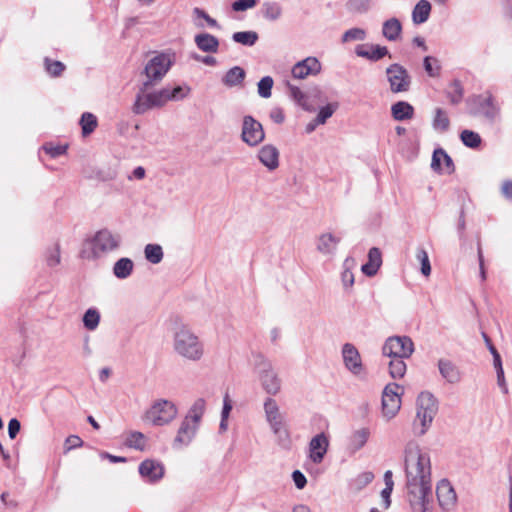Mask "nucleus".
I'll list each match as a JSON object with an SVG mask.
<instances>
[{
  "instance_id": "f257e3e1",
  "label": "nucleus",
  "mask_w": 512,
  "mask_h": 512,
  "mask_svg": "<svg viewBox=\"0 0 512 512\" xmlns=\"http://www.w3.org/2000/svg\"><path fill=\"white\" fill-rule=\"evenodd\" d=\"M407 499L413 512H432L431 462L418 443L410 441L404 449Z\"/></svg>"
},
{
  "instance_id": "f03ea898",
  "label": "nucleus",
  "mask_w": 512,
  "mask_h": 512,
  "mask_svg": "<svg viewBox=\"0 0 512 512\" xmlns=\"http://www.w3.org/2000/svg\"><path fill=\"white\" fill-rule=\"evenodd\" d=\"M190 93L189 86H165L159 90L148 92L143 90V85L140 86L139 92L136 95L132 111L136 115H142L149 110L155 108H162L169 101H180L185 99Z\"/></svg>"
},
{
  "instance_id": "7ed1b4c3",
  "label": "nucleus",
  "mask_w": 512,
  "mask_h": 512,
  "mask_svg": "<svg viewBox=\"0 0 512 512\" xmlns=\"http://www.w3.org/2000/svg\"><path fill=\"white\" fill-rule=\"evenodd\" d=\"M172 349L176 356L189 362H199L205 356L204 341L187 324H181L174 329Z\"/></svg>"
},
{
  "instance_id": "20e7f679",
  "label": "nucleus",
  "mask_w": 512,
  "mask_h": 512,
  "mask_svg": "<svg viewBox=\"0 0 512 512\" xmlns=\"http://www.w3.org/2000/svg\"><path fill=\"white\" fill-rule=\"evenodd\" d=\"M90 250L83 249L81 257L84 259H99L109 253L117 251L122 244L119 233L107 228L97 231L88 242Z\"/></svg>"
},
{
  "instance_id": "39448f33",
  "label": "nucleus",
  "mask_w": 512,
  "mask_h": 512,
  "mask_svg": "<svg viewBox=\"0 0 512 512\" xmlns=\"http://www.w3.org/2000/svg\"><path fill=\"white\" fill-rule=\"evenodd\" d=\"M265 419L271 431L277 437V442L281 447L288 448L291 444L290 433L285 424L284 414L280 411V407L276 400L267 397L263 403Z\"/></svg>"
},
{
  "instance_id": "423d86ee",
  "label": "nucleus",
  "mask_w": 512,
  "mask_h": 512,
  "mask_svg": "<svg viewBox=\"0 0 512 512\" xmlns=\"http://www.w3.org/2000/svg\"><path fill=\"white\" fill-rule=\"evenodd\" d=\"M173 64L171 55L166 53H157L151 57L144 67L146 80L143 81V90H149L157 85L167 74Z\"/></svg>"
},
{
  "instance_id": "0eeeda50",
  "label": "nucleus",
  "mask_w": 512,
  "mask_h": 512,
  "mask_svg": "<svg viewBox=\"0 0 512 512\" xmlns=\"http://www.w3.org/2000/svg\"><path fill=\"white\" fill-rule=\"evenodd\" d=\"M437 411L438 401L434 395L428 391L421 392L417 398V414L414 422L415 430L417 429L418 422L420 423L421 428L417 431L419 435L426 433Z\"/></svg>"
},
{
  "instance_id": "6e6552de",
  "label": "nucleus",
  "mask_w": 512,
  "mask_h": 512,
  "mask_svg": "<svg viewBox=\"0 0 512 512\" xmlns=\"http://www.w3.org/2000/svg\"><path fill=\"white\" fill-rule=\"evenodd\" d=\"M255 366L262 389L270 396H276L281 391L282 383L271 362L258 356Z\"/></svg>"
},
{
  "instance_id": "1a4fd4ad",
  "label": "nucleus",
  "mask_w": 512,
  "mask_h": 512,
  "mask_svg": "<svg viewBox=\"0 0 512 512\" xmlns=\"http://www.w3.org/2000/svg\"><path fill=\"white\" fill-rule=\"evenodd\" d=\"M177 413V407L173 402L159 399L153 403L145 416L153 425L164 426L174 420Z\"/></svg>"
},
{
  "instance_id": "9d476101",
  "label": "nucleus",
  "mask_w": 512,
  "mask_h": 512,
  "mask_svg": "<svg viewBox=\"0 0 512 512\" xmlns=\"http://www.w3.org/2000/svg\"><path fill=\"white\" fill-rule=\"evenodd\" d=\"M414 352V343L408 336L389 337L383 347L382 353L390 358H409Z\"/></svg>"
},
{
  "instance_id": "9b49d317",
  "label": "nucleus",
  "mask_w": 512,
  "mask_h": 512,
  "mask_svg": "<svg viewBox=\"0 0 512 512\" xmlns=\"http://www.w3.org/2000/svg\"><path fill=\"white\" fill-rule=\"evenodd\" d=\"M403 388L396 383H389L382 394V414L386 420H391L396 416L401 408L400 393Z\"/></svg>"
},
{
  "instance_id": "f8f14e48",
  "label": "nucleus",
  "mask_w": 512,
  "mask_h": 512,
  "mask_svg": "<svg viewBox=\"0 0 512 512\" xmlns=\"http://www.w3.org/2000/svg\"><path fill=\"white\" fill-rule=\"evenodd\" d=\"M387 81L392 93L407 92L411 86V77L406 68L398 63H393L386 68Z\"/></svg>"
},
{
  "instance_id": "ddd939ff",
  "label": "nucleus",
  "mask_w": 512,
  "mask_h": 512,
  "mask_svg": "<svg viewBox=\"0 0 512 512\" xmlns=\"http://www.w3.org/2000/svg\"><path fill=\"white\" fill-rule=\"evenodd\" d=\"M265 139L262 124L251 115H246L242 120L241 140L250 147H256Z\"/></svg>"
},
{
  "instance_id": "4468645a",
  "label": "nucleus",
  "mask_w": 512,
  "mask_h": 512,
  "mask_svg": "<svg viewBox=\"0 0 512 512\" xmlns=\"http://www.w3.org/2000/svg\"><path fill=\"white\" fill-rule=\"evenodd\" d=\"M198 429L199 424L194 423L191 420L183 419L173 440V448L182 449L189 446L195 438Z\"/></svg>"
},
{
  "instance_id": "2eb2a0df",
  "label": "nucleus",
  "mask_w": 512,
  "mask_h": 512,
  "mask_svg": "<svg viewBox=\"0 0 512 512\" xmlns=\"http://www.w3.org/2000/svg\"><path fill=\"white\" fill-rule=\"evenodd\" d=\"M329 448V438L322 432L311 438L308 445L309 459L314 464H320Z\"/></svg>"
},
{
  "instance_id": "dca6fc26",
  "label": "nucleus",
  "mask_w": 512,
  "mask_h": 512,
  "mask_svg": "<svg viewBox=\"0 0 512 512\" xmlns=\"http://www.w3.org/2000/svg\"><path fill=\"white\" fill-rule=\"evenodd\" d=\"M139 473L146 482L156 483L160 481L165 473L164 465L154 459H146L139 465Z\"/></svg>"
},
{
  "instance_id": "f3484780",
  "label": "nucleus",
  "mask_w": 512,
  "mask_h": 512,
  "mask_svg": "<svg viewBox=\"0 0 512 512\" xmlns=\"http://www.w3.org/2000/svg\"><path fill=\"white\" fill-rule=\"evenodd\" d=\"M344 366L354 375L363 371V364L358 349L351 343H345L342 347Z\"/></svg>"
},
{
  "instance_id": "a211bd4d",
  "label": "nucleus",
  "mask_w": 512,
  "mask_h": 512,
  "mask_svg": "<svg viewBox=\"0 0 512 512\" xmlns=\"http://www.w3.org/2000/svg\"><path fill=\"white\" fill-rule=\"evenodd\" d=\"M436 494L439 505L445 511H450L454 508L457 496L454 488L446 479L441 480L436 487Z\"/></svg>"
},
{
  "instance_id": "6ab92c4d",
  "label": "nucleus",
  "mask_w": 512,
  "mask_h": 512,
  "mask_svg": "<svg viewBox=\"0 0 512 512\" xmlns=\"http://www.w3.org/2000/svg\"><path fill=\"white\" fill-rule=\"evenodd\" d=\"M321 71V64L315 57H307L297 62L292 68V76L295 79H305L309 75H317Z\"/></svg>"
},
{
  "instance_id": "aec40b11",
  "label": "nucleus",
  "mask_w": 512,
  "mask_h": 512,
  "mask_svg": "<svg viewBox=\"0 0 512 512\" xmlns=\"http://www.w3.org/2000/svg\"><path fill=\"white\" fill-rule=\"evenodd\" d=\"M431 168L434 172L439 174H452L455 170L452 158L442 148L434 150Z\"/></svg>"
},
{
  "instance_id": "412c9836",
  "label": "nucleus",
  "mask_w": 512,
  "mask_h": 512,
  "mask_svg": "<svg viewBox=\"0 0 512 512\" xmlns=\"http://www.w3.org/2000/svg\"><path fill=\"white\" fill-rule=\"evenodd\" d=\"M355 54L358 57L377 62L389 55V50L386 46L379 44H360L355 47Z\"/></svg>"
},
{
  "instance_id": "4be33fe9",
  "label": "nucleus",
  "mask_w": 512,
  "mask_h": 512,
  "mask_svg": "<svg viewBox=\"0 0 512 512\" xmlns=\"http://www.w3.org/2000/svg\"><path fill=\"white\" fill-rule=\"evenodd\" d=\"M279 155V150L274 145L266 144L259 149L257 158L269 171H274L279 167Z\"/></svg>"
},
{
  "instance_id": "5701e85b",
  "label": "nucleus",
  "mask_w": 512,
  "mask_h": 512,
  "mask_svg": "<svg viewBox=\"0 0 512 512\" xmlns=\"http://www.w3.org/2000/svg\"><path fill=\"white\" fill-rule=\"evenodd\" d=\"M473 101L477 105V109L472 112L474 115L481 114L489 120H494L498 115L499 109L494 103L491 94H488L486 97L477 96Z\"/></svg>"
},
{
  "instance_id": "b1692460",
  "label": "nucleus",
  "mask_w": 512,
  "mask_h": 512,
  "mask_svg": "<svg viewBox=\"0 0 512 512\" xmlns=\"http://www.w3.org/2000/svg\"><path fill=\"white\" fill-rule=\"evenodd\" d=\"M438 370L442 378L450 384H457L462 379V373L459 368L448 359L438 360Z\"/></svg>"
},
{
  "instance_id": "393cba45",
  "label": "nucleus",
  "mask_w": 512,
  "mask_h": 512,
  "mask_svg": "<svg viewBox=\"0 0 512 512\" xmlns=\"http://www.w3.org/2000/svg\"><path fill=\"white\" fill-rule=\"evenodd\" d=\"M340 240V237L331 233H323L316 240V249L324 256H332L335 254Z\"/></svg>"
},
{
  "instance_id": "a878e982",
  "label": "nucleus",
  "mask_w": 512,
  "mask_h": 512,
  "mask_svg": "<svg viewBox=\"0 0 512 512\" xmlns=\"http://www.w3.org/2000/svg\"><path fill=\"white\" fill-rule=\"evenodd\" d=\"M370 434L371 432L368 427H362L354 430L348 437V451L354 454L361 450L368 442Z\"/></svg>"
},
{
  "instance_id": "bb28decb",
  "label": "nucleus",
  "mask_w": 512,
  "mask_h": 512,
  "mask_svg": "<svg viewBox=\"0 0 512 512\" xmlns=\"http://www.w3.org/2000/svg\"><path fill=\"white\" fill-rule=\"evenodd\" d=\"M402 24L396 17H391L385 20L382 24V36L390 42H397L401 39L402 35Z\"/></svg>"
},
{
  "instance_id": "cd10ccee",
  "label": "nucleus",
  "mask_w": 512,
  "mask_h": 512,
  "mask_svg": "<svg viewBox=\"0 0 512 512\" xmlns=\"http://www.w3.org/2000/svg\"><path fill=\"white\" fill-rule=\"evenodd\" d=\"M194 42L199 50L206 53H217L219 40L212 34L200 33L194 37Z\"/></svg>"
},
{
  "instance_id": "c85d7f7f",
  "label": "nucleus",
  "mask_w": 512,
  "mask_h": 512,
  "mask_svg": "<svg viewBox=\"0 0 512 512\" xmlns=\"http://www.w3.org/2000/svg\"><path fill=\"white\" fill-rule=\"evenodd\" d=\"M382 264V254L377 247H373L368 252V261L362 265V272L369 277L374 276Z\"/></svg>"
},
{
  "instance_id": "c756f323",
  "label": "nucleus",
  "mask_w": 512,
  "mask_h": 512,
  "mask_svg": "<svg viewBox=\"0 0 512 512\" xmlns=\"http://www.w3.org/2000/svg\"><path fill=\"white\" fill-rule=\"evenodd\" d=\"M245 76L246 72L243 68L239 66H234L231 69H229L222 77V83L230 88L242 86Z\"/></svg>"
},
{
  "instance_id": "7c9ffc66",
  "label": "nucleus",
  "mask_w": 512,
  "mask_h": 512,
  "mask_svg": "<svg viewBox=\"0 0 512 512\" xmlns=\"http://www.w3.org/2000/svg\"><path fill=\"white\" fill-rule=\"evenodd\" d=\"M134 270V262L127 257L118 259L113 265V274L118 279H127Z\"/></svg>"
},
{
  "instance_id": "2f4dec72",
  "label": "nucleus",
  "mask_w": 512,
  "mask_h": 512,
  "mask_svg": "<svg viewBox=\"0 0 512 512\" xmlns=\"http://www.w3.org/2000/svg\"><path fill=\"white\" fill-rule=\"evenodd\" d=\"M392 117L397 121H404L411 119L414 115V108L411 104L405 101H399L391 107Z\"/></svg>"
},
{
  "instance_id": "473e14b6",
  "label": "nucleus",
  "mask_w": 512,
  "mask_h": 512,
  "mask_svg": "<svg viewBox=\"0 0 512 512\" xmlns=\"http://www.w3.org/2000/svg\"><path fill=\"white\" fill-rule=\"evenodd\" d=\"M431 12V4L427 0H420L412 11V20L414 24L425 23Z\"/></svg>"
},
{
  "instance_id": "72a5a7b5",
  "label": "nucleus",
  "mask_w": 512,
  "mask_h": 512,
  "mask_svg": "<svg viewBox=\"0 0 512 512\" xmlns=\"http://www.w3.org/2000/svg\"><path fill=\"white\" fill-rule=\"evenodd\" d=\"M450 120L446 111L442 108H436L432 121V127L435 131L444 133L449 129Z\"/></svg>"
},
{
  "instance_id": "f704fd0d",
  "label": "nucleus",
  "mask_w": 512,
  "mask_h": 512,
  "mask_svg": "<svg viewBox=\"0 0 512 512\" xmlns=\"http://www.w3.org/2000/svg\"><path fill=\"white\" fill-rule=\"evenodd\" d=\"M205 409H206L205 400L203 398H198L195 400L193 405L190 407V409L184 419L191 420L192 422L200 425V422L204 415Z\"/></svg>"
},
{
  "instance_id": "c9c22d12",
  "label": "nucleus",
  "mask_w": 512,
  "mask_h": 512,
  "mask_svg": "<svg viewBox=\"0 0 512 512\" xmlns=\"http://www.w3.org/2000/svg\"><path fill=\"white\" fill-rule=\"evenodd\" d=\"M374 4V0H348L346 2V8L348 12L352 14H366L368 13Z\"/></svg>"
},
{
  "instance_id": "e433bc0d",
  "label": "nucleus",
  "mask_w": 512,
  "mask_h": 512,
  "mask_svg": "<svg viewBox=\"0 0 512 512\" xmlns=\"http://www.w3.org/2000/svg\"><path fill=\"white\" fill-rule=\"evenodd\" d=\"M192 14L194 24L197 28H204V23L201 20H204L210 27L219 28V24L216 19L210 17L203 9L195 7Z\"/></svg>"
},
{
  "instance_id": "4c0bfd02",
  "label": "nucleus",
  "mask_w": 512,
  "mask_h": 512,
  "mask_svg": "<svg viewBox=\"0 0 512 512\" xmlns=\"http://www.w3.org/2000/svg\"><path fill=\"white\" fill-rule=\"evenodd\" d=\"M258 33L255 31H241L235 32L232 35V40L244 46L251 47L258 41Z\"/></svg>"
},
{
  "instance_id": "58836bf2",
  "label": "nucleus",
  "mask_w": 512,
  "mask_h": 512,
  "mask_svg": "<svg viewBox=\"0 0 512 512\" xmlns=\"http://www.w3.org/2000/svg\"><path fill=\"white\" fill-rule=\"evenodd\" d=\"M100 323V313L96 308H89L83 315V325L89 331H94Z\"/></svg>"
},
{
  "instance_id": "ea45409f",
  "label": "nucleus",
  "mask_w": 512,
  "mask_h": 512,
  "mask_svg": "<svg viewBox=\"0 0 512 512\" xmlns=\"http://www.w3.org/2000/svg\"><path fill=\"white\" fill-rule=\"evenodd\" d=\"M374 479V474L370 471H365L357 475L353 480L350 482V488L353 491H360L363 488H365L368 484H370Z\"/></svg>"
},
{
  "instance_id": "a19ab883",
  "label": "nucleus",
  "mask_w": 512,
  "mask_h": 512,
  "mask_svg": "<svg viewBox=\"0 0 512 512\" xmlns=\"http://www.w3.org/2000/svg\"><path fill=\"white\" fill-rule=\"evenodd\" d=\"M367 38V31L360 27H353L346 30L341 37L342 43L352 41H364Z\"/></svg>"
},
{
  "instance_id": "79ce46f5",
  "label": "nucleus",
  "mask_w": 512,
  "mask_h": 512,
  "mask_svg": "<svg viewBox=\"0 0 512 512\" xmlns=\"http://www.w3.org/2000/svg\"><path fill=\"white\" fill-rule=\"evenodd\" d=\"M145 258L152 264H158L163 259L162 247L158 244H147L144 249Z\"/></svg>"
},
{
  "instance_id": "37998d69",
  "label": "nucleus",
  "mask_w": 512,
  "mask_h": 512,
  "mask_svg": "<svg viewBox=\"0 0 512 512\" xmlns=\"http://www.w3.org/2000/svg\"><path fill=\"white\" fill-rule=\"evenodd\" d=\"M97 118L90 112H84L80 119V125L82 128V134L87 136L91 134L97 127Z\"/></svg>"
},
{
  "instance_id": "c03bdc74",
  "label": "nucleus",
  "mask_w": 512,
  "mask_h": 512,
  "mask_svg": "<svg viewBox=\"0 0 512 512\" xmlns=\"http://www.w3.org/2000/svg\"><path fill=\"white\" fill-rule=\"evenodd\" d=\"M354 265L353 258H346L343 264V271L341 273V281L345 288H351L354 284V274L351 271V267Z\"/></svg>"
},
{
  "instance_id": "a18cd8bd",
  "label": "nucleus",
  "mask_w": 512,
  "mask_h": 512,
  "mask_svg": "<svg viewBox=\"0 0 512 512\" xmlns=\"http://www.w3.org/2000/svg\"><path fill=\"white\" fill-rule=\"evenodd\" d=\"M405 358H391L389 362V373L392 378H402L406 373Z\"/></svg>"
},
{
  "instance_id": "49530a36",
  "label": "nucleus",
  "mask_w": 512,
  "mask_h": 512,
  "mask_svg": "<svg viewBox=\"0 0 512 512\" xmlns=\"http://www.w3.org/2000/svg\"><path fill=\"white\" fill-rule=\"evenodd\" d=\"M461 141L469 148H477L481 144V137L471 130H463L460 134Z\"/></svg>"
},
{
  "instance_id": "de8ad7c7",
  "label": "nucleus",
  "mask_w": 512,
  "mask_h": 512,
  "mask_svg": "<svg viewBox=\"0 0 512 512\" xmlns=\"http://www.w3.org/2000/svg\"><path fill=\"white\" fill-rule=\"evenodd\" d=\"M289 96L303 109L310 110V108L307 105V97L305 93H303L300 88L297 86H294L290 83L287 84Z\"/></svg>"
},
{
  "instance_id": "09e8293b",
  "label": "nucleus",
  "mask_w": 512,
  "mask_h": 512,
  "mask_svg": "<svg viewBox=\"0 0 512 512\" xmlns=\"http://www.w3.org/2000/svg\"><path fill=\"white\" fill-rule=\"evenodd\" d=\"M273 85L274 80L271 76L261 78L257 84L259 96L262 98H270L272 95Z\"/></svg>"
},
{
  "instance_id": "8fccbe9b",
  "label": "nucleus",
  "mask_w": 512,
  "mask_h": 512,
  "mask_svg": "<svg viewBox=\"0 0 512 512\" xmlns=\"http://www.w3.org/2000/svg\"><path fill=\"white\" fill-rule=\"evenodd\" d=\"M125 444L130 448L142 451L145 448V436L141 432H131L126 439Z\"/></svg>"
},
{
  "instance_id": "3c124183",
  "label": "nucleus",
  "mask_w": 512,
  "mask_h": 512,
  "mask_svg": "<svg viewBox=\"0 0 512 512\" xmlns=\"http://www.w3.org/2000/svg\"><path fill=\"white\" fill-rule=\"evenodd\" d=\"M282 14L281 6L276 3H266L264 4L263 16L270 21H275L280 18Z\"/></svg>"
},
{
  "instance_id": "603ef678",
  "label": "nucleus",
  "mask_w": 512,
  "mask_h": 512,
  "mask_svg": "<svg viewBox=\"0 0 512 512\" xmlns=\"http://www.w3.org/2000/svg\"><path fill=\"white\" fill-rule=\"evenodd\" d=\"M447 97L449 98L452 104H458L461 102L463 98V88L458 80H454L450 85V91L447 93Z\"/></svg>"
},
{
  "instance_id": "864d4df0",
  "label": "nucleus",
  "mask_w": 512,
  "mask_h": 512,
  "mask_svg": "<svg viewBox=\"0 0 512 512\" xmlns=\"http://www.w3.org/2000/svg\"><path fill=\"white\" fill-rule=\"evenodd\" d=\"M424 69L430 77H436L440 73L441 66L438 59L426 56L423 60Z\"/></svg>"
},
{
  "instance_id": "5fc2aeb1",
  "label": "nucleus",
  "mask_w": 512,
  "mask_h": 512,
  "mask_svg": "<svg viewBox=\"0 0 512 512\" xmlns=\"http://www.w3.org/2000/svg\"><path fill=\"white\" fill-rule=\"evenodd\" d=\"M416 258L421 264V273L424 276H429L431 274V265L426 250L424 248H418Z\"/></svg>"
},
{
  "instance_id": "6e6d98bb",
  "label": "nucleus",
  "mask_w": 512,
  "mask_h": 512,
  "mask_svg": "<svg viewBox=\"0 0 512 512\" xmlns=\"http://www.w3.org/2000/svg\"><path fill=\"white\" fill-rule=\"evenodd\" d=\"M44 63L47 73L52 77L60 76L65 70V65L60 61H52L49 58H45Z\"/></svg>"
},
{
  "instance_id": "4d7b16f0",
  "label": "nucleus",
  "mask_w": 512,
  "mask_h": 512,
  "mask_svg": "<svg viewBox=\"0 0 512 512\" xmlns=\"http://www.w3.org/2000/svg\"><path fill=\"white\" fill-rule=\"evenodd\" d=\"M337 108H338L337 103H330L324 107H321L318 112V115L316 117L317 122L321 123V124H325L327 119H329L334 114V112L337 110Z\"/></svg>"
},
{
  "instance_id": "13d9d810",
  "label": "nucleus",
  "mask_w": 512,
  "mask_h": 512,
  "mask_svg": "<svg viewBox=\"0 0 512 512\" xmlns=\"http://www.w3.org/2000/svg\"><path fill=\"white\" fill-rule=\"evenodd\" d=\"M60 248L56 244L53 248L49 249L46 253V261L48 266L55 267L60 263Z\"/></svg>"
},
{
  "instance_id": "bf43d9fd",
  "label": "nucleus",
  "mask_w": 512,
  "mask_h": 512,
  "mask_svg": "<svg viewBox=\"0 0 512 512\" xmlns=\"http://www.w3.org/2000/svg\"><path fill=\"white\" fill-rule=\"evenodd\" d=\"M44 151L49 154L51 157L55 158L60 155H63L66 150V145H53V144H46L43 146Z\"/></svg>"
},
{
  "instance_id": "052dcab7",
  "label": "nucleus",
  "mask_w": 512,
  "mask_h": 512,
  "mask_svg": "<svg viewBox=\"0 0 512 512\" xmlns=\"http://www.w3.org/2000/svg\"><path fill=\"white\" fill-rule=\"evenodd\" d=\"M255 5L256 0H236L232 4V9L236 12H240L253 8Z\"/></svg>"
},
{
  "instance_id": "680f3d73",
  "label": "nucleus",
  "mask_w": 512,
  "mask_h": 512,
  "mask_svg": "<svg viewBox=\"0 0 512 512\" xmlns=\"http://www.w3.org/2000/svg\"><path fill=\"white\" fill-rule=\"evenodd\" d=\"M292 479L294 481V484L295 486L298 488V489H303L306 484H307V479L306 477L304 476V474L299 471V470H295L293 473H292Z\"/></svg>"
},
{
  "instance_id": "e2e57ef3",
  "label": "nucleus",
  "mask_w": 512,
  "mask_h": 512,
  "mask_svg": "<svg viewBox=\"0 0 512 512\" xmlns=\"http://www.w3.org/2000/svg\"><path fill=\"white\" fill-rule=\"evenodd\" d=\"M21 428L20 422L16 418H12L8 423V434L11 439H14L19 433Z\"/></svg>"
},
{
  "instance_id": "0e129e2a",
  "label": "nucleus",
  "mask_w": 512,
  "mask_h": 512,
  "mask_svg": "<svg viewBox=\"0 0 512 512\" xmlns=\"http://www.w3.org/2000/svg\"><path fill=\"white\" fill-rule=\"evenodd\" d=\"M66 450L69 451L73 448L81 447L83 445L82 439L77 435H70L66 439Z\"/></svg>"
},
{
  "instance_id": "69168bd1",
  "label": "nucleus",
  "mask_w": 512,
  "mask_h": 512,
  "mask_svg": "<svg viewBox=\"0 0 512 512\" xmlns=\"http://www.w3.org/2000/svg\"><path fill=\"white\" fill-rule=\"evenodd\" d=\"M270 118L277 124H281L285 120L284 112L281 108H273L270 112Z\"/></svg>"
},
{
  "instance_id": "338daca9",
  "label": "nucleus",
  "mask_w": 512,
  "mask_h": 512,
  "mask_svg": "<svg viewBox=\"0 0 512 512\" xmlns=\"http://www.w3.org/2000/svg\"><path fill=\"white\" fill-rule=\"evenodd\" d=\"M393 489L392 488H387L385 487L382 491H381V497H382V500H383V508L384 509H387L390 507L391 505V493H392Z\"/></svg>"
},
{
  "instance_id": "774afa93",
  "label": "nucleus",
  "mask_w": 512,
  "mask_h": 512,
  "mask_svg": "<svg viewBox=\"0 0 512 512\" xmlns=\"http://www.w3.org/2000/svg\"><path fill=\"white\" fill-rule=\"evenodd\" d=\"M501 192L504 197L508 199H512V181L511 180H505L501 187Z\"/></svg>"
}]
</instances>
